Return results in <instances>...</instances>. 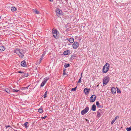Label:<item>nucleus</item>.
Instances as JSON below:
<instances>
[{"mask_svg":"<svg viewBox=\"0 0 131 131\" xmlns=\"http://www.w3.org/2000/svg\"><path fill=\"white\" fill-rule=\"evenodd\" d=\"M15 52L18 54L19 57L21 58H23L24 54V51L22 49L20 50L18 49H15Z\"/></svg>","mask_w":131,"mask_h":131,"instance_id":"1","label":"nucleus"},{"mask_svg":"<svg viewBox=\"0 0 131 131\" xmlns=\"http://www.w3.org/2000/svg\"><path fill=\"white\" fill-rule=\"evenodd\" d=\"M110 67V64L107 63L103 67V73H106L108 71Z\"/></svg>","mask_w":131,"mask_h":131,"instance_id":"2","label":"nucleus"},{"mask_svg":"<svg viewBox=\"0 0 131 131\" xmlns=\"http://www.w3.org/2000/svg\"><path fill=\"white\" fill-rule=\"evenodd\" d=\"M53 35L54 37L56 39L58 38L59 33L57 30L53 29L52 30Z\"/></svg>","mask_w":131,"mask_h":131,"instance_id":"3","label":"nucleus"},{"mask_svg":"<svg viewBox=\"0 0 131 131\" xmlns=\"http://www.w3.org/2000/svg\"><path fill=\"white\" fill-rule=\"evenodd\" d=\"M30 85H29L26 87L22 88L20 89V92L23 94L26 93L28 92V88Z\"/></svg>","mask_w":131,"mask_h":131,"instance_id":"4","label":"nucleus"},{"mask_svg":"<svg viewBox=\"0 0 131 131\" xmlns=\"http://www.w3.org/2000/svg\"><path fill=\"white\" fill-rule=\"evenodd\" d=\"M110 78L108 76L105 77L103 80V86L106 85L109 81Z\"/></svg>","mask_w":131,"mask_h":131,"instance_id":"5","label":"nucleus"},{"mask_svg":"<svg viewBox=\"0 0 131 131\" xmlns=\"http://www.w3.org/2000/svg\"><path fill=\"white\" fill-rule=\"evenodd\" d=\"M89 110V108L88 107H86L84 110L81 111V114L84 115L88 112Z\"/></svg>","mask_w":131,"mask_h":131,"instance_id":"6","label":"nucleus"},{"mask_svg":"<svg viewBox=\"0 0 131 131\" xmlns=\"http://www.w3.org/2000/svg\"><path fill=\"white\" fill-rule=\"evenodd\" d=\"M49 78L46 77L44 79L42 83L40 85L41 87H43L44 86L47 81L49 79Z\"/></svg>","mask_w":131,"mask_h":131,"instance_id":"7","label":"nucleus"},{"mask_svg":"<svg viewBox=\"0 0 131 131\" xmlns=\"http://www.w3.org/2000/svg\"><path fill=\"white\" fill-rule=\"evenodd\" d=\"M79 44L76 41L74 42L72 44V47L73 48L77 49L78 47Z\"/></svg>","mask_w":131,"mask_h":131,"instance_id":"8","label":"nucleus"},{"mask_svg":"<svg viewBox=\"0 0 131 131\" xmlns=\"http://www.w3.org/2000/svg\"><path fill=\"white\" fill-rule=\"evenodd\" d=\"M96 96L94 95H93L90 97V100L91 102H94L95 100Z\"/></svg>","mask_w":131,"mask_h":131,"instance_id":"9","label":"nucleus"},{"mask_svg":"<svg viewBox=\"0 0 131 131\" xmlns=\"http://www.w3.org/2000/svg\"><path fill=\"white\" fill-rule=\"evenodd\" d=\"M102 114V111L101 109L99 110L97 113V116L98 117H100L101 116Z\"/></svg>","mask_w":131,"mask_h":131,"instance_id":"10","label":"nucleus"},{"mask_svg":"<svg viewBox=\"0 0 131 131\" xmlns=\"http://www.w3.org/2000/svg\"><path fill=\"white\" fill-rule=\"evenodd\" d=\"M56 11V14L58 16L59 14H61L62 13V11L59 9H57Z\"/></svg>","mask_w":131,"mask_h":131,"instance_id":"11","label":"nucleus"},{"mask_svg":"<svg viewBox=\"0 0 131 131\" xmlns=\"http://www.w3.org/2000/svg\"><path fill=\"white\" fill-rule=\"evenodd\" d=\"M116 88L114 87H113L111 89V92L113 94H115L116 93Z\"/></svg>","mask_w":131,"mask_h":131,"instance_id":"12","label":"nucleus"},{"mask_svg":"<svg viewBox=\"0 0 131 131\" xmlns=\"http://www.w3.org/2000/svg\"><path fill=\"white\" fill-rule=\"evenodd\" d=\"M67 39L70 43H73L74 41V39L73 38H68Z\"/></svg>","mask_w":131,"mask_h":131,"instance_id":"13","label":"nucleus"},{"mask_svg":"<svg viewBox=\"0 0 131 131\" xmlns=\"http://www.w3.org/2000/svg\"><path fill=\"white\" fill-rule=\"evenodd\" d=\"M26 62L25 61H22L21 63V66L23 67H25L26 66Z\"/></svg>","mask_w":131,"mask_h":131,"instance_id":"14","label":"nucleus"},{"mask_svg":"<svg viewBox=\"0 0 131 131\" xmlns=\"http://www.w3.org/2000/svg\"><path fill=\"white\" fill-rule=\"evenodd\" d=\"M96 106L95 104H93L92 106V108L91 110L94 111H95L96 110Z\"/></svg>","mask_w":131,"mask_h":131,"instance_id":"15","label":"nucleus"},{"mask_svg":"<svg viewBox=\"0 0 131 131\" xmlns=\"http://www.w3.org/2000/svg\"><path fill=\"white\" fill-rule=\"evenodd\" d=\"M5 50L4 47L3 46H0V51H4Z\"/></svg>","mask_w":131,"mask_h":131,"instance_id":"16","label":"nucleus"},{"mask_svg":"<svg viewBox=\"0 0 131 131\" xmlns=\"http://www.w3.org/2000/svg\"><path fill=\"white\" fill-rule=\"evenodd\" d=\"M89 90L87 88L85 89L84 90V92L86 94H88L89 93Z\"/></svg>","mask_w":131,"mask_h":131,"instance_id":"17","label":"nucleus"},{"mask_svg":"<svg viewBox=\"0 0 131 131\" xmlns=\"http://www.w3.org/2000/svg\"><path fill=\"white\" fill-rule=\"evenodd\" d=\"M4 91H5L7 93L10 94V90L8 88H5V89Z\"/></svg>","mask_w":131,"mask_h":131,"instance_id":"18","label":"nucleus"},{"mask_svg":"<svg viewBox=\"0 0 131 131\" xmlns=\"http://www.w3.org/2000/svg\"><path fill=\"white\" fill-rule=\"evenodd\" d=\"M96 105L99 108H101V105L98 102H96Z\"/></svg>","mask_w":131,"mask_h":131,"instance_id":"19","label":"nucleus"},{"mask_svg":"<svg viewBox=\"0 0 131 131\" xmlns=\"http://www.w3.org/2000/svg\"><path fill=\"white\" fill-rule=\"evenodd\" d=\"M11 10L12 12H14L16 11V8L14 7H13L11 8Z\"/></svg>","mask_w":131,"mask_h":131,"instance_id":"20","label":"nucleus"},{"mask_svg":"<svg viewBox=\"0 0 131 131\" xmlns=\"http://www.w3.org/2000/svg\"><path fill=\"white\" fill-rule=\"evenodd\" d=\"M28 122H26L23 125L26 128L28 127V126H27V125H28Z\"/></svg>","mask_w":131,"mask_h":131,"instance_id":"21","label":"nucleus"},{"mask_svg":"<svg viewBox=\"0 0 131 131\" xmlns=\"http://www.w3.org/2000/svg\"><path fill=\"white\" fill-rule=\"evenodd\" d=\"M29 75V74L28 73H25L24 74V75L23 76V77L24 78V77H28Z\"/></svg>","mask_w":131,"mask_h":131,"instance_id":"22","label":"nucleus"},{"mask_svg":"<svg viewBox=\"0 0 131 131\" xmlns=\"http://www.w3.org/2000/svg\"><path fill=\"white\" fill-rule=\"evenodd\" d=\"M12 89V90L13 92H17L19 91V90H16L15 89Z\"/></svg>","mask_w":131,"mask_h":131,"instance_id":"23","label":"nucleus"},{"mask_svg":"<svg viewBox=\"0 0 131 131\" xmlns=\"http://www.w3.org/2000/svg\"><path fill=\"white\" fill-rule=\"evenodd\" d=\"M34 12H35V13L36 14H38L39 13V12L37 11L36 9H35V10H34Z\"/></svg>","mask_w":131,"mask_h":131,"instance_id":"24","label":"nucleus"},{"mask_svg":"<svg viewBox=\"0 0 131 131\" xmlns=\"http://www.w3.org/2000/svg\"><path fill=\"white\" fill-rule=\"evenodd\" d=\"M126 130L127 131H130L131 130V127H127L126 128Z\"/></svg>","mask_w":131,"mask_h":131,"instance_id":"25","label":"nucleus"},{"mask_svg":"<svg viewBox=\"0 0 131 131\" xmlns=\"http://www.w3.org/2000/svg\"><path fill=\"white\" fill-rule=\"evenodd\" d=\"M38 112L40 113H41V112H42L43 111V110H42V109L40 108H39L38 110Z\"/></svg>","mask_w":131,"mask_h":131,"instance_id":"26","label":"nucleus"},{"mask_svg":"<svg viewBox=\"0 0 131 131\" xmlns=\"http://www.w3.org/2000/svg\"><path fill=\"white\" fill-rule=\"evenodd\" d=\"M44 55L45 54H44V53L42 55V56L41 57V58H40V61H41L43 59Z\"/></svg>","mask_w":131,"mask_h":131,"instance_id":"27","label":"nucleus"},{"mask_svg":"<svg viewBox=\"0 0 131 131\" xmlns=\"http://www.w3.org/2000/svg\"><path fill=\"white\" fill-rule=\"evenodd\" d=\"M69 66V63L66 64L64 65V67L65 68L68 67Z\"/></svg>","mask_w":131,"mask_h":131,"instance_id":"28","label":"nucleus"},{"mask_svg":"<svg viewBox=\"0 0 131 131\" xmlns=\"http://www.w3.org/2000/svg\"><path fill=\"white\" fill-rule=\"evenodd\" d=\"M47 92H45V93L44 95H43V96H44V98H45L47 96Z\"/></svg>","mask_w":131,"mask_h":131,"instance_id":"29","label":"nucleus"},{"mask_svg":"<svg viewBox=\"0 0 131 131\" xmlns=\"http://www.w3.org/2000/svg\"><path fill=\"white\" fill-rule=\"evenodd\" d=\"M81 77L80 79H79V81L78 82V83H80L81 82Z\"/></svg>","mask_w":131,"mask_h":131,"instance_id":"30","label":"nucleus"},{"mask_svg":"<svg viewBox=\"0 0 131 131\" xmlns=\"http://www.w3.org/2000/svg\"><path fill=\"white\" fill-rule=\"evenodd\" d=\"M77 87H76L74 88H72L71 89V91H75L77 89Z\"/></svg>","mask_w":131,"mask_h":131,"instance_id":"31","label":"nucleus"},{"mask_svg":"<svg viewBox=\"0 0 131 131\" xmlns=\"http://www.w3.org/2000/svg\"><path fill=\"white\" fill-rule=\"evenodd\" d=\"M115 121L114 119H113L112 121V122H111V124H113L115 122Z\"/></svg>","mask_w":131,"mask_h":131,"instance_id":"32","label":"nucleus"},{"mask_svg":"<svg viewBox=\"0 0 131 131\" xmlns=\"http://www.w3.org/2000/svg\"><path fill=\"white\" fill-rule=\"evenodd\" d=\"M67 52H67L66 51H64V55H67L68 54V53H67Z\"/></svg>","mask_w":131,"mask_h":131,"instance_id":"33","label":"nucleus"},{"mask_svg":"<svg viewBox=\"0 0 131 131\" xmlns=\"http://www.w3.org/2000/svg\"><path fill=\"white\" fill-rule=\"evenodd\" d=\"M121 91L120 90H119L118 89L117 91V93H121Z\"/></svg>","mask_w":131,"mask_h":131,"instance_id":"34","label":"nucleus"},{"mask_svg":"<svg viewBox=\"0 0 131 131\" xmlns=\"http://www.w3.org/2000/svg\"><path fill=\"white\" fill-rule=\"evenodd\" d=\"M118 118L119 117L116 116L115 117V119H114L115 121V120L117 118Z\"/></svg>","mask_w":131,"mask_h":131,"instance_id":"35","label":"nucleus"},{"mask_svg":"<svg viewBox=\"0 0 131 131\" xmlns=\"http://www.w3.org/2000/svg\"><path fill=\"white\" fill-rule=\"evenodd\" d=\"M5 127H6V129L8 127H11L9 125H8L7 126H6Z\"/></svg>","mask_w":131,"mask_h":131,"instance_id":"36","label":"nucleus"},{"mask_svg":"<svg viewBox=\"0 0 131 131\" xmlns=\"http://www.w3.org/2000/svg\"><path fill=\"white\" fill-rule=\"evenodd\" d=\"M18 73H24V72H21V71H18Z\"/></svg>","mask_w":131,"mask_h":131,"instance_id":"37","label":"nucleus"},{"mask_svg":"<svg viewBox=\"0 0 131 131\" xmlns=\"http://www.w3.org/2000/svg\"><path fill=\"white\" fill-rule=\"evenodd\" d=\"M47 117V116H45L44 117H41V118H43V119H45Z\"/></svg>","mask_w":131,"mask_h":131,"instance_id":"38","label":"nucleus"},{"mask_svg":"<svg viewBox=\"0 0 131 131\" xmlns=\"http://www.w3.org/2000/svg\"><path fill=\"white\" fill-rule=\"evenodd\" d=\"M63 75H65V74H66V73L65 72H64L63 73Z\"/></svg>","mask_w":131,"mask_h":131,"instance_id":"39","label":"nucleus"},{"mask_svg":"<svg viewBox=\"0 0 131 131\" xmlns=\"http://www.w3.org/2000/svg\"><path fill=\"white\" fill-rule=\"evenodd\" d=\"M82 74H83L82 72L81 73V78L82 77Z\"/></svg>","mask_w":131,"mask_h":131,"instance_id":"40","label":"nucleus"},{"mask_svg":"<svg viewBox=\"0 0 131 131\" xmlns=\"http://www.w3.org/2000/svg\"><path fill=\"white\" fill-rule=\"evenodd\" d=\"M85 120H86V121H88V119L86 118L85 119Z\"/></svg>","mask_w":131,"mask_h":131,"instance_id":"41","label":"nucleus"},{"mask_svg":"<svg viewBox=\"0 0 131 131\" xmlns=\"http://www.w3.org/2000/svg\"><path fill=\"white\" fill-rule=\"evenodd\" d=\"M50 2H52L53 1V0H49Z\"/></svg>","mask_w":131,"mask_h":131,"instance_id":"42","label":"nucleus"}]
</instances>
